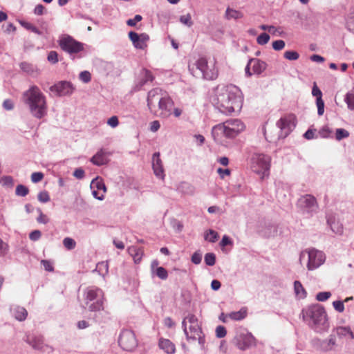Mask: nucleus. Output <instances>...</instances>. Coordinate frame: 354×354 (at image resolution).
<instances>
[{
	"label": "nucleus",
	"mask_w": 354,
	"mask_h": 354,
	"mask_svg": "<svg viewBox=\"0 0 354 354\" xmlns=\"http://www.w3.org/2000/svg\"><path fill=\"white\" fill-rule=\"evenodd\" d=\"M41 236V233L39 230H34L30 234L29 238L30 240L35 241L39 240Z\"/></svg>",
	"instance_id": "774afa93"
},
{
	"label": "nucleus",
	"mask_w": 354,
	"mask_h": 354,
	"mask_svg": "<svg viewBox=\"0 0 354 354\" xmlns=\"http://www.w3.org/2000/svg\"><path fill=\"white\" fill-rule=\"evenodd\" d=\"M332 133L331 130L326 126L323 127L318 132V134L322 138H328Z\"/></svg>",
	"instance_id": "49530a36"
},
{
	"label": "nucleus",
	"mask_w": 354,
	"mask_h": 354,
	"mask_svg": "<svg viewBox=\"0 0 354 354\" xmlns=\"http://www.w3.org/2000/svg\"><path fill=\"white\" fill-rule=\"evenodd\" d=\"M345 102L350 110H354V87L346 95Z\"/></svg>",
	"instance_id": "473e14b6"
},
{
	"label": "nucleus",
	"mask_w": 354,
	"mask_h": 354,
	"mask_svg": "<svg viewBox=\"0 0 354 354\" xmlns=\"http://www.w3.org/2000/svg\"><path fill=\"white\" fill-rule=\"evenodd\" d=\"M227 334L226 329L223 326H218L216 328V335L218 338L224 337Z\"/></svg>",
	"instance_id": "864d4df0"
},
{
	"label": "nucleus",
	"mask_w": 354,
	"mask_h": 354,
	"mask_svg": "<svg viewBox=\"0 0 354 354\" xmlns=\"http://www.w3.org/2000/svg\"><path fill=\"white\" fill-rule=\"evenodd\" d=\"M335 330L336 335L340 338L351 336L352 330L349 326H338L335 329Z\"/></svg>",
	"instance_id": "c85d7f7f"
},
{
	"label": "nucleus",
	"mask_w": 354,
	"mask_h": 354,
	"mask_svg": "<svg viewBox=\"0 0 354 354\" xmlns=\"http://www.w3.org/2000/svg\"><path fill=\"white\" fill-rule=\"evenodd\" d=\"M211 102L223 113L231 114L241 109L243 97L241 91L234 84L218 85L212 93Z\"/></svg>",
	"instance_id": "f257e3e1"
},
{
	"label": "nucleus",
	"mask_w": 354,
	"mask_h": 354,
	"mask_svg": "<svg viewBox=\"0 0 354 354\" xmlns=\"http://www.w3.org/2000/svg\"><path fill=\"white\" fill-rule=\"evenodd\" d=\"M217 173L219 174L220 177L223 179L225 176H229L231 171L229 169L218 168L217 169Z\"/></svg>",
	"instance_id": "338daca9"
},
{
	"label": "nucleus",
	"mask_w": 354,
	"mask_h": 354,
	"mask_svg": "<svg viewBox=\"0 0 354 354\" xmlns=\"http://www.w3.org/2000/svg\"><path fill=\"white\" fill-rule=\"evenodd\" d=\"M80 79L84 83H88L91 80V73L87 71H84L80 73Z\"/></svg>",
	"instance_id": "8fccbe9b"
},
{
	"label": "nucleus",
	"mask_w": 354,
	"mask_h": 354,
	"mask_svg": "<svg viewBox=\"0 0 354 354\" xmlns=\"http://www.w3.org/2000/svg\"><path fill=\"white\" fill-rule=\"evenodd\" d=\"M104 295L102 290L95 286L88 287L84 291L81 306L91 312L104 309Z\"/></svg>",
	"instance_id": "39448f33"
},
{
	"label": "nucleus",
	"mask_w": 354,
	"mask_h": 354,
	"mask_svg": "<svg viewBox=\"0 0 354 354\" xmlns=\"http://www.w3.org/2000/svg\"><path fill=\"white\" fill-rule=\"evenodd\" d=\"M158 346L160 349L163 350L167 354H174L176 351V347L169 339L160 338L159 339Z\"/></svg>",
	"instance_id": "b1692460"
},
{
	"label": "nucleus",
	"mask_w": 354,
	"mask_h": 354,
	"mask_svg": "<svg viewBox=\"0 0 354 354\" xmlns=\"http://www.w3.org/2000/svg\"><path fill=\"white\" fill-rule=\"evenodd\" d=\"M225 16L227 19H238L243 17V14L239 10L228 8L225 12Z\"/></svg>",
	"instance_id": "7c9ffc66"
},
{
	"label": "nucleus",
	"mask_w": 354,
	"mask_h": 354,
	"mask_svg": "<svg viewBox=\"0 0 354 354\" xmlns=\"http://www.w3.org/2000/svg\"><path fill=\"white\" fill-rule=\"evenodd\" d=\"M294 289L296 295L299 298H304L306 296V292L302 284L299 281L294 283Z\"/></svg>",
	"instance_id": "c756f323"
},
{
	"label": "nucleus",
	"mask_w": 354,
	"mask_h": 354,
	"mask_svg": "<svg viewBox=\"0 0 354 354\" xmlns=\"http://www.w3.org/2000/svg\"><path fill=\"white\" fill-rule=\"evenodd\" d=\"M23 99L34 117L40 119L46 115V97L39 87L35 85L31 86L24 93Z\"/></svg>",
	"instance_id": "7ed1b4c3"
},
{
	"label": "nucleus",
	"mask_w": 354,
	"mask_h": 354,
	"mask_svg": "<svg viewBox=\"0 0 354 354\" xmlns=\"http://www.w3.org/2000/svg\"><path fill=\"white\" fill-rule=\"evenodd\" d=\"M196 68L198 69L205 79L214 80L218 77V69L216 67V62H207L205 58H200L196 62Z\"/></svg>",
	"instance_id": "9d476101"
},
{
	"label": "nucleus",
	"mask_w": 354,
	"mask_h": 354,
	"mask_svg": "<svg viewBox=\"0 0 354 354\" xmlns=\"http://www.w3.org/2000/svg\"><path fill=\"white\" fill-rule=\"evenodd\" d=\"M142 20V17L139 15L135 16L133 19L127 20V24L129 26H134L136 24Z\"/></svg>",
	"instance_id": "0e129e2a"
},
{
	"label": "nucleus",
	"mask_w": 354,
	"mask_h": 354,
	"mask_svg": "<svg viewBox=\"0 0 354 354\" xmlns=\"http://www.w3.org/2000/svg\"><path fill=\"white\" fill-rule=\"evenodd\" d=\"M158 261H153L151 264V268L153 273L156 274L160 279L165 280L168 277V272L163 267H158Z\"/></svg>",
	"instance_id": "a878e982"
},
{
	"label": "nucleus",
	"mask_w": 354,
	"mask_h": 354,
	"mask_svg": "<svg viewBox=\"0 0 354 354\" xmlns=\"http://www.w3.org/2000/svg\"><path fill=\"white\" fill-rule=\"evenodd\" d=\"M299 207L308 213L316 212L318 209V204L316 198L310 195L302 196L298 201Z\"/></svg>",
	"instance_id": "4468645a"
},
{
	"label": "nucleus",
	"mask_w": 354,
	"mask_h": 354,
	"mask_svg": "<svg viewBox=\"0 0 354 354\" xmlns=\"http://www.w3.org/2000/svg\"><path fill=\"white\" fill-rule=\"evenodd\" d=\"M270 40V36L267 33H261L257 38V42L259 45H265Z\"/></svg>",
	"instance_id": "37998d69"
},
{
	"label": "nucleus",
	"mask_w": 354,
	"mask_h": 354,
	"mask_svg": "<svg viewBox=\"0 0 354 354\" xmlns=\"http://www.w3.org/2000/svg\"><path fill=\"white\" fill-rule=\"evenodd\" d=\"M335 339L333 336H330L328 339L325 340L322 343V349L324 351H330L335 345Z\"/></svg>",
	"instance_id": "2f4dec72"
},
{
	"label": "nucleus",
	"mask_w": 354,
	"mask_h": 354,
	"mask_svg": "<svg viewBox=\"0 0 354 354\" xmlns=\"http://www.w3.org/2000/svg\"><path fill=\"white\" fill-rule=\"evenodd\" d=\"M236 346L241 350H245L254 344V337L248 332L237 334L234 338Z\"/></svg>",
	"instance_id": "dca6fc26"
},
{
	"label": "nucleus",
	"mask_w": 354,
	"mask_h": 354,
	"mask_svg": "<svg viewBox=\"0 0 354 354\" xmlns=\"http://www.w3.org/2000/svg\"><path fill=\"white\" fill-rule=\"evenodd\" d=\"M26 341L35 349L46 351L49 348L48 346L44 344V338L41 335H28Z\"/></svg>",
	"instance_id": "aec40b11"
},
{
	"label": "nucleus",
	"mask_w": 354,
	"mask_h": 354,
	"mask_svg": "<svg viewBox=\"0 0 354 354\" xmlns=\"http://www.w3.org/2000/svg\"><path fill=\"white\" fill-rule=\"evenodd\" d=\"M107 124L112 128H115L119 124L118 118L115 115L111 117L107 120Z\"/></svg>",
	"instance_id": "5fc2aeb1"
},
{
	"label": "nucleus",
	"mask_w": 354,
	"mask_h": 354,
	"mask_svg": "<svg viewBox=\"0 0 354 354\" xmlns=\"http://www.w3.org/2000/svg\"><path fill=\"white\" fill-rule=\"evenodd\" d=\"M180 21L183 24H184L188 27H191L193 25V21L192 19V16L189 13L180 16Z\"/></svg>",
	"instance_id": "58836bf2"
},
{
	"label": "nucleus",
	"mask_w": 354,
	"mask_h": 354,
	"mask_svg": "<svg viewBox=\"0 0 354 354\" xmlns=\"http://www.w3.org/2000/svg\"><path fill=\"white\" fill-rule=\"evenodd\" d=\"M346 24L348 29L354 33V12L348 17Z\"/></svg>",
	"instance_id": "052dcab7"
},
{
	"label": "nucleus",
	"mask_w": 354,
	"mask_h": 354,
	"mask_svg": "<svg viewBox=\"0 0 354 354\" xmlns=\"http://www.w3.org/2000/svg\"><path fill=\"white\" fill-rule=\"evenodd\" d=\"M64 246L68 250H73L76 246L75 241L69 237H66L63 240Z\"/></svg>",
	"instance_id": "ea45409f"
},
{
	"label": "nucleus",
	"mask_w": 354,
	"mask_h": 354,
	"mask_svg": "<svg viewBox=\"0 0 354 354\" xmlns=\"http://www.w3.org/2000/svg\"><path fill=\"white\" fill-rule=\"evenodd\" d=\"M349 136V132L344 129H337L335 132V138L337 140H341Z\"/></svg>",
	"instance_id": "c9c22d12"
},
{
	"label": "nucleus",
	"mask_w": 354,
	"mask_h": 354,
	"mask_svg": "<svg viewBox=\"0 0 354 354\" xmlns=\"http://www.w3.org/2000/svg\"><path fill=\"white\" fill-rule=\"evenodd\" d=\"M20 24L25 28L26 30H30L32 32H35L36 34L40 35L41 32L38 30L37 28H36L35 26H33L32 24L21 21H20Z\"/></svg>",
	"instance_id": "4c0bfd02"
},
{
	"label": "nucleus",
	"mask_w": 354,
	"mask_h": 354,
	"mask_svg": "<svg viewBox=\"0 0 354 354\" xmlns=\"http://www.w3.org/2000/svg\"><path fill=\"white\" fill-rule=\"evenodd\" d=\"M152 167L153 169V172L155 175L163 179L165 176L164 174V169L162 163V160L160 158V153L156 152L153 155L152 158Z\"/></svg>",
	"instance_id": "4be33fe9"
},
{
	"label": "nucleus",
	"mask_w": 354,
	"mask_h": 354,
	"mask_svg": "<svg viewBox=\"0 0 354 354\" xmlns=\"http://www.w3.org/2000/svg\"><path fill=\"white\" fill-rule=\"evenodd\" d=\"M182 327L187 339L198 340L201 345L204 344L202 329L198 318L193 314H188L183 320Z\"/></svg>",
	"instance_id": "0eeeda50"
},
{
	"label": "nucleus",
	"mask_w": 354,
	"mask_h": 354,
	"mask_svg": "<svg viewBox=\"0 0 354 354\" xmlns=\"http://www.w3.org/2000/svg\"><path fill=\"white\" fill-rule=\"evenodd\" d=\"M48 60L49 62L52 64H55L58 62V54L56 51L52 50L50 51L48 57Z\"/></svg>",
	"instance_id": "3c124183"
},
{
	"label": "nucleus",
	"mask_w": 354,
	"mask_h": 354,
	"mask_svg": "<svg viewBox=\"0 0 354 354\" xmlns=\"http://www.w3.org/2000/svg\"><path fill=\"white\" fill-rule=\"evenodd\" d=\"M129 37L134 47L139 49H145L147 46V41L149 39L148 35L145 33L139 35L133 31L129 32Z\"/></svg>",
	"instance_id": "a211bd4d"
},
{
	"label": "nucleus",
	"mask_w": 354,
	"mask_h": 354,
	"mask_svg": "<svg viewBox=\"0 0 354 354\" xmlns=\"http://www.w3.org/2000/svg\"><path fill=\"white\" fill-rule=\"evenodd\" d=\"M39 215L37 218L38 223L46 224L48 222V218L46 215L42 213L41 209H38Z\"/></svg>",
	"instance_id": "69168bd1"
},
{
	"label": "nucleus",
	"mask_w": 354,
	"mask_h": 354,
	"mask_svg": "<svg viewBox=\"0 0 354 354\" xmlns=\"http://www.w3.org/2000/svg\"><path fill=\"white\" fill-rule=\"evenodd\" d=\"M244 123L239 119H230L225 122L215 125L212 130L214 140L221 142L222 138H232L237 136L245 130Z\"/></svg>",
	"instance_id": "20e7f679"
},
{
	"label": "nucleus",
	"mask_w": 354,
	"mask_h": 354,
	"mask_svg": "<svg viewBox=\"0 0 354 354\" xmlns=\"http://www.w3.org/2000/svg\"><path fill=\"white\" fill-rule=\"evenodd\" d=\"M90 187L92 190V194L95 198L100 201L104 198L106 187L101 178L97 177L93 179L91 183Z\"/></svg>",
	"instance_id": "2eb2a0df"
},
{
	"label": "nucleus",
	"mask_w": 354,
	"mask_h": 354,
	"mask_svg": "<svg viewBox=\"0 0 354 354\" xmlns=\"http://www.w3.org/2000/svg\"><path fill=\"white\" fill-rule=\"evenodd\" d=\"M12 313L15 317L19 321L26 319L28 313L27 310L21 306H16L12 309Z\"/></svg>",
	"instance_id": "cd10ccee"
},
{
	"label": "nucleus",
	"mask_w": 354,
	"mask_h": 354,
	"mask_svg": "<svg viewBox=\"0 0 354 354\" xmlns=\"http://www.w3.org/2000/svg\"><path fill=\"white\" fill-rule=\"evenodd\" d=\"M205 262L207 266H214L216 262L215 254L214 253H207L205 256Z\"/></svg>",
	"instance_id": "79ce46f5"
},
{
	"label": "nucleus",
	"mask_w": 354,
	"mask_h": 354,
	"mask_svg": "<svg viewBox=\"0 0 354 354\" xmlns=\"http://www.w3.org/2000/svg\"><path fill=\"white\" fill-rule=\"evenodd\" d=\"M21 69L28 74L32 75L35 72V66L29 63L23 62L20 64Z\"/></svg>",
	"instance_id": "e433bc0d"
},
{
	"label": "nucleus",
	"mask_w": 354,
	"mask_h": 354,
	"mask_svg": "<svg viewBox=\"0 0 354 354\" xmlns=\"http://www.w3.org/2000/svg\"><path fill=\"white\" fill-rule=\"evenodd\" d=\"M312 95L316 97V100L322 99V93L320 91V89L317 87L315 82L314 83L313 86Z\"/></svg>",
	"instance_id": "09e8293b"
},
{
	"label": "nucleus",
	"mask_w": 354,
	"mask_h": 354,
	"mask_svg": "<svg viewBox=\"0 0 354 354\" xmlns=\"http://www.w3.org/2000/svg\"><path fill=\"white\" fill-rule=\"evenodd\" d=\"M284 57L288 60H297L299 55L296 51L288 50L284 53Z\"/></svg>",
	"instance_id": "a18cd8bd"
},
{
	"label": "nucleus",
	"mask_w": 354,
	"mask_h": 354,
	"mask_svg": "<svg viewBox=\"0 0 354 354\" xmlns=\"http://www.w3.org/2000/svg\"><path fill=\"white\" fill-rule=\"evenodd\" d=\"M129 254L133 257L136 263H139L143 256V250L136 246H131L128 248Z\"/></svg>",
	"instance_id": "393cba45"
},
{
	"label": "nucleus",
	"mask_w": 354,
	"mask_h": 354,
	"mask_svg": "<svg viewBox=\"0 0 354 354\" xmlns=\"http://www.w3.org/2000/svg\"><path fill=\"white\" fill-rule=\"evenodd\" d=\"M38 200L41 203H47L50 201V196L47 192H41L38 194Z\"/></svg>",
	"instance_id": "603ef678"
},
{
	"label": "nucleus",
	"mask_w": 354,
	"mask_h": 354,
	"mask_svg": "<svg viewBox=\"0 0 354 354\" xmlns=\"http://www.w3.org/2000/svg\"><path fill=\"white\" fill-rule=\"evenodd\" d=\"M50 89L57 92L59 95H68L74 91L75 88L71 82L62 81L51 86Z\"/></svg>",
	"instance_id": "6ab92c4d"
},
{
	"label": "nucleus",
	"mask_w": 354,
	"mask_h": 354,
	"mask_svg": "<svg viewBox=\"0 0 354 354\" xmlns=\"http://www.w3.org/2000/svg\"><path fill=\"white\" fill-rule=\"evenodd\" d=\"M167 94L165 91L160 88H155L149 91L147 100L151 113Z\"/></svg>",
	"instance_id": "ddd939ff"
},
{
	"label": "nucleus",
	"mask_w": 354,
	"mask_h": 354,
	"mask_svg": "<svg viewBox=\"0 0 354 354\" xmlns=\"http://www.w3.org/2000/svg\"><path fill=\"white\" fill-rule=\"evenodd\" d=\"M270 167V157L260 153L254 154L251 158L252 170L261 176V178L268 176Z\"/></svg>",
	"instance_id": "6e6552de"
},
{
	"label": "nucleus",
	"mask_w": 354,
	"mask_h": 354,
	"mask_svg": "<svg viewBox=\"0 0 354 354\" xmlns=\"http://www.w3.org/2000/svg\"><path fill=\"white\" fill-rule=\"evenodd\" d=\"M334 308L339 313H342L344 310V302L341 301H335L333 302Z\"/></svg>",
	"instance_id": "13d9d810"
},
{
	"label": "nucleus",
	"mask_w": 354,
	"mask_h": 354,
	"mask_svg": "<svg viewBox=\"0 0 354 354\" xmlns=\"http://www.w3.org/2000/svg\"><path fill=\"white\" fill-rule=\"evenodd\" d=\"M118 344L120 348L128 352L133 351L138 346V340L131 330H122L119 335Z\"/></svg>",
	"instance_id": "9b49d317"
},
{
	"label": "nucleus",
	"mask_w": 354,
	"mask_h": 354,
	"mask_svg": "<svg viewBox=\"0 0 354 354\" xmlns=\"http://www.w3.org/2000/svg\"><path fill=\"white\" fill-rule=\"evenodd\" d=\"M41 263L46 271H48V272L53 271L54 268H53V263L51 261H50L48 260H42L41 261Z\"/></svg>",
	"instance_id": "680f3d73"
},
{
	"label": "nucleus",
	"mask_w": 354,
	"mask_h": 354,
	"mask_svg": "<svg viewBox=\"0 0 354 354\" xmlns=\"http://www.w3.org/2000/svg\"><path fill=\"white\" fill-rule=\"evenodd\" d=\"M91 162L97 166H101L107 163L106 152L104 149H100L91 159Z\"/></svg>",
	"instance_id": "5701e85b"
},
{
	"label": "nucleus",
	"mask_w": 354,
	"mask_h": 354,
	"mask_svg": "<svg viewBox=\"0 0 354 354\" xmlns=\"http://www.w3.org/2000/svg\"><path fill=\"white\" fill-rule=\"evenodd\" d=\"M316 129H309L304 135V138L307 140H311L317 136H315Z\"/></svg>",
	"instance_id": "e2e57ef3"
},
{
	"label": "nucleus",
	"mask_w": 354,
	"mask_h": 354,
	"mask_svg": "<svg viewBox=\"0 0 354 354\" xmlns=\"http://www.w3.org/2000/svg\"><path fill=\"white\" fill-rule=\"evenodd\" d=\"M44 178V174L41 172H34L31 175V180L36 183L40 182Z\"/></svg>",
	"instance_id": "4d7b16f0"
},
{
	"label": "nucleus",
	"mask_w": 354,
	"mask_h": 354,
	"mask_svg": "<svg viewBox=\"0 0 354 354\" xmlns=\"http://www.w3.org/2000/svg\"><path fill=\"white\" fill-rule=\"evenodd\" d=\"M326 254L321 250L315 248H308L303 250L299 255V262L305 264L309 271L319 268L324 263Z\"/></svg>",
	"instance_id": "423d86ee"
},
{
	"label": "nucleus",
	"mask_w": 354,
	"mask_h": 354,
	"mask_svg": "<svg viewBox=\"0 0 354 354\" xmlns=\"http://www.w3.org/2000/svg\"><path fill=\"white\" fill-rule=\"evenodd\" d=\"M301 315L304 322L315 333L322 334L328 331V317L321 305L309 306L302 310Z\"/></svg>",
	"instance_id": "f03ea898"
},
{
	"label": "nucleus",
	"mask_w": 354,
	"mask_h": 354,
	"mask_svg": "<svg viewBox=\"0 0 354 354\" xmlns=\"http://www.w3.org/2000/svg\"><path fill=\"white\" fill-rule=\"evenodd\" d=\"M266 66L267 64L265 62L258 59H251L245 67V73L248 76H251L252 73H250V70L252 68L254 74L259 75L266 70Z\"/></svg>",
	"instance_id": "f3484780"
},
{
	"label": "nucleus",
	"mask_w": 354,
	"mask_h": 354,
	"mask_svg": "<svg viewBox=\"0 0 354 354\" xmlns=\"http://www.w3.org/2000/svg\"><path fill=\"white\" fill-rule=\"evenodd\" d=\"M331 296L330 292H320L316 295V299L319 301H325Z\"/></svg>",
	"instance_id": "de8ad7c7"
},
{
	"label": "nucleus",
	"mask_w": 354,
	"mask_h": 354,
	"mask_svg": "<svg viewBox=\"0 0 354 354\" xmlns=\"http://www.w3.org/2000/svg\"><path fill=\"white\" fill-rule=\"evenodd\" d=\"M95 270L99 272L100 275L104 276L108 273L109 266L107 262L102 261L97 264Z\"/></svg>",
	"instance_id": "f704fd0d"
},
{
	"label": "nucleus",
	"mask_w": 354,
	"mask_h": 354,
	"mask_svg": "<svg viewBox=\"0 0 354 354\" xmlns=\"http://www.w3.org/2000/svg\"><path fill=\"white\" fill-rule=\"evenodd\" d=\"M316 104L317 106V113L319 115H322L324 112V102L323 100H317Z\"/></svg>",
	"instance_id": "bf43d9fd"
},
{
	"label": "nucleus",
	"mask_w": 354,
	"mask_h": 354,
	"mask_svg": "<svg viewBox=\"0 0 354 354\" xmlns=\"http://www.w3.org/2000/svg\"><path fill=\"white\" fill-rule=\"evenodd\" d=\"M295 118L293 116H288L281 118L277 123V126L280 129L283 131L285 136H287L295 127Z\"/></svg>",
	"instance_id": "412c9836"
},
{
	"label": "nucleus",
	"mask_w": 354,
	"mask_h": 354,
	"mask_svg": "<svg viewBox=\"0 0 354 354\" xmlns=\"http://www.w3.org/2000/svg\"><path fill=\"white\" fill-rule=\"evenodd\" d=\"M60 48L70 55L73 59L84 50V44L75 40L70 35H62L59 40Z\"/></svg>",
	"instance_id": "1a4fd4ad"
},
{
	"label": "nucleus",
	"mask_w": 354,
	"mask_h": 354,
	"mask_svg": "<svg viewBox=\"0 0 354 354\" xmlns=\"http://www.w3.org/2000/svg\"><path fill=\"white\" fill-rule=\"evenodd\" d=\"M218 233L213 230H209L205 234V239L209 242H216L218 239Z\"/></svg>",
	"instance_id": "72a5a7b5"
},
{
	"label": "nucleus",
	"mask_w": 354,
	"mask_h": 354,
	"mask_svg": "<svg viewBox=\"0 0 354 354\" xmlns=\"http://www.w3.org/2000/svg\"><path fill=\"white\" fill-rule=\"evenodd\" d=\"M28 188L24 185H19L16 187V194L21 196H25L28 194Z\"/></svg>",
	"instance_id": "c03bdc74"
},
{
	"label": "nucleus",
	"mask_w": 354,
	"mask_h": 354,
	"mask_svg": "<svg viewBox=\"0 0 354 354\" xmlns=\"http://www.w3.org/2000/svg\"><path fill=\"white\" fill-rule=\"evenodd\" d=\"M173 106L174 102L170 96L167 94L151 113L158 117L167 118L171 115Z\"/></svg>",
	"instance_id": "f8f14e48"
},
{
	"label": "nucleus",
	"mask_w": 354,
	"mask_h": 354,
	"mask_svg": "<svg viewBox=\"0 0 354 354\" xmlns=\"http://www.w3.org/2000/svg\"><path fill=\"white\" fill-rule=\"evenodd\" d=\"M142 74H143V79H142V85L145 84V83H147L148 82H152L154 79L151 72L149 71V70H147V69L143 70Z\"/></svg>",
	"instance_id": "a19ab883"
},
{
	"label": "nucleus",
	"mask_w": 354,
	"mask_h": 354,
	"mask_svg": "<svg viewBox=\"0 0 354 354\" xmlns=\"http://www.w3.org/2000/svg\"><path fill=\"white\" fill-rule=\"evenodd\" d=\"M248 310L245 307L241 308L239 311H234L229 313V317L231 320L241 321L247 317Z\"/></svg>",
	"instance_id": "bb28decb"
},
{
	"label": "nucleus",
	"mask_w": 354,
	"mask_h": 354,
	"mask_svg": "<svg viewBox=\"0 0 354 354\" xmlns=\"http://www.w3.org/2000/svg\"><path fill=\"white\" fill-rule=\"evenodd\" d=\"M285 42L283 40H276L272 42V48L275 50H281L285 47Z\"/></svg>",
	"instance_id": "6e6d98bb"
}]
</instances>
